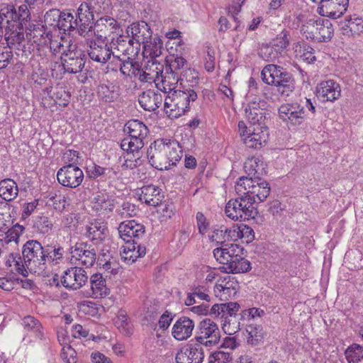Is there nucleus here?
<instances>
[{"instance_id": "f257e3e1", "label": "nucleus", "mask_w": 363, "mask_h": 363, "mask_svg": "<svg viewBox=\"0 0 363 363\" xmlns=\"http://www.w3.org/2000/svg\"><path fill=\"white\" fill-rule=\"evenodd\" d=\"M45 246L36 240H29L23 245L21 256L18 253H11L6 261V265L13 267L17 273L24 277L28 273L43 275L45 273L44 264Z\"/></svg>"}, {"instance_id": "f03ea898", "label": "nucleus", "mask_w": 363, "mask_h": 363, "mask_svg": "<svg viewBox=\"0 0 363 363\" xmlns=\"http://www.w3.org/2000/svg\"><path fill=\"white\" fill-rule=\"evenodd\" d=\"M261 77L265 84L274 86L277 91L283 96H289L295 89L293 75L281 66L266 65L262 70Z\"/></svg>"}, {"instance_id": "7ed1b4c3", "label": "nucleus", "mask_w": 363, "mask_h": 363, "mask_svg": "<svg viewBox=\"0 0 363 363\" xmlns=\"http://www.w3.org/2000/svg\"><path fill=\"white\" fill-rule=\"evenodd\" d=\"M196 99L197 94L191 89L174 90L164 100V111L169 117L179 118L189 111L190 102Z\"/></svg>"}, {"instance_id": "20e7f679", "label": "nucleus", "mask_w": 363, "mask_h": 363, "mask_svg": "<svg viewBox=\"0 0 363 363\" xmlns=\"http://www.w3.org/2000/svg\"><path fill=\"white\" fill-rule=\"evenodd\" d=\"M300 31L305 38L321 43L329 40L333 33V28L328 19L310 18L303 22Z\"/></svg>"}, {"instance_id": "39448f33", "label": "nucleus", "mask_w": 363, "mask_h": 363, "mask_svg": "<svg viewBox=\"0 0 363 363\" xmlns=\"http://www.w3.org/2000/svg\"><path fill=\"white\" fill-rule=\"evenodd\" d=\"M240 306L237 302L214 304L210 313L224 319L223 330L228 335L235 334L240 330V322L236 318Z\"/></svg>"}, {"instance_id": "423d86ee", "label": "nucleus", "mask_w": 363, "mask_h": 363, "mask_svg": "<svg viewBox=\"0 0 363 363\" xmlns=\"http://www.w3.org/2000/svg\"><path fill=\"white\" fill-rule=\"evenodd\" d=\"M220 338V333L217 324L210 318L200 321L195 336L196 342L206 347L216 345Z\"/></svg>"}, {"instance_id": "0eeeda50", "label": "nucleus", "mask_w": 363, "mask_h": 363, "mask_svg": "<svg viewBox=\"0 0 363 363\" xmlns=\"http://www.w3.org/2000/svg\"><path fill=\"white\" fill-rule=\"evenodd\" d=\"M168 152V140H155L147 150V157L150 164L158 170L169 169Z\"/></svg>"}, {"instance_id": "6e6552de", "label": "nucleus", "mask_w": 363, "mask_h": 363, "mask_svg": "<svg viewBox=\"0 0 363 363\" xmlns=\"http://www.w3.org/2000/svg\"><path fill=\"white\" fill-rule=\"evenodd\" d=\"M44 96L42 104L45 108H51L55 105L67 106L71 99V94L64 84H57L55 86L45 87L43 89Z\"/></svg>"}, {"instance_id": "1a4fd4ad", "label": "nucleus", "mask_w": 363, "mask_h": 363, "mask_svg": "<svg viewBox=\"0 0 363 363\" xmlns=\"http://www.w3.org/2000/svg\"><path fill=\"white\" fill-rule=\"evenodd\" d=\"M278 113L283 121L291 126L303 124L307 117L304 106L298 102L282 104L279 108Z\"/></svg>"}, {"instance_id": "9d476101", "label": "nucleus", "mask_w": 363, "mask_h": 363, "mask_svg": "<svg viewBox=\"0 0 363 363\" xmlns=\"http://www.w3.org/2000/svg\"><path fill=\"white\" fill-rule=\"evenodd\" d=\"M57 179L58 182L64 186L76 188L82 184L84 173L79 167L69 164L58 170Z\"/></svg>"}, {"instance_id": "9b49d317", "label": "nucleus", "mask_w": 363, "mask_h": 363, "mask_svg": "<svg viewBox=\"0 0 363 363\" xmlns=\"http://www.w3.org/2000/svg\"><path fill=\"white\" fill-rule=\"evenodd\" d=\"M247 105L245 113L249 122L252 125H261L265 120L266 102L258 96H247Z\"/></svg>"}, {"instance_id": "f8f14e48", "label": "nucleus", "mask_w": 363, "mask_h": 363, "mask_svg": "<svg viewBox=\"0 0 363 363\" xmlns=\"http://www.w3.org/2000/svg\"><path fill=\"white\" fill-rule=\"evenodd\" d=\"M110 45L111 50L116 52V55L121 54L127 56L128 60L137 55L140 51L139 44L128 34L120 35L116 39L112 38Z\"/></svg>"}, {"instance_id": "ddd939ff", "label": "nucleus", "mask_w": 363, "mask_h": 363, "mask_svg": "<svg viewBox=\"0 0 363 363\" xmlns=\"http://www.w3.org/2000/svg\"><path fill=\"white\" fill-rule=\"evenodd\" d=\"M21 325L27 334L23 337L22 342L24 345H28L34 342L32 337L37 340L45 339V333L41 323L34 316L26 315L21 321Z\"/></svg>"}, {"instance_id": "4468645a", "label": "nucleus", "mask_w": 363, "mask_h": 363, "mask_svg": "<svg viewBox=\"0 0 363 363\" xmlns=\"http://www.w3.org/2000/svg\"><path fill=\"white\" fill-rule=\"evenodd\" d=\"M203 347L198 342L189 343L176 354V363H202L204 359Z\"/></svg>"}, {"instance_id": "2eb2a0df", "label": "nucleus", "mask_w": 363, "mask_h": 363, "mask_svg": "<svg viewBox=\"0 0 363 363\" xmlns=\"http://www.w3.org/2000/svg\"><path fill=\"white\" fill-rule=\"evenodd\" d=\"M88 281L85 270L81 267H71L64 272L61 277L62 285L69 289H80Z\"/></svg>"}, {"instance_id": "dca6fc26", "label": "nucleus", "mask_w": 363, "mask_h": 363, "mask_svg": "<svg viewBox=\"0 0 363 363\" xmlns=\"http://www.w3.org/2000/svg\"><path fill=\"white\" fill-rule=\"evenodd\" d=\"M72 259L79 262V264L91 267L94 265L96 259V253L94 248L86 242L76 243L70 248Z\"/></svg>"}, {"instance_id": "f3484780", "label": "nucleus", "mask_w": 363, "mask_h": 363, "mask_svg": "<svg viewBox=\"0 0 363 363\" xmlns=\"http://www.w3.org/2000/svg\"><path fill=\"white\" fill-rule=\"evenodd\" d=\"M85 59V54L81 50H69L63 53L62 61L65 71L72 74L80 72L84 67Z\"/></svg>"}, {"instance_id": "a211bd4d", "label": "nucleus", "mask_w": 363, "mask_h": 363, "mask_svg": "<svg viewBox=\"0 0 363 363\" xmlns=\"http://www.w3.org/2000/svg\"><path fill=\"white\" fill-rule=\"evenodd\" d=\"M118 230L120 237L125 243L138 241L145 234V226L134 220L122 222Z\"/></svg>"}, {"instance_id": "6ab92c4d", "label": "nucleus", "mask_w": 363, "mask_h": 363, "mask_svg": "<svg viewBox=\"0 0 363 363\" xmlns=\"http://www.w3.org/2000/svg\"><path fill=\"white\" fill-rule=\"evenodd\" d=\"M126 34L130 35L133 40L139 44V48L142 44L145 49H147V45L152 39V30L145 21L131 24L127 28Z\"/></svg>"}, {"instance_id": "aec40b11", "label": "nucleus", "mask_w": 363, "mask_h": 363, "mask_svg": "<svg viewBox=\"0 0 363 363\" xmlns=\"http://www.w3.org/2000/svg\"><path fill=\"white\" fill-rule=\"evenodd\" d=\"M87 53L93 61L101 64H106L113 55V59L116 58V52L111 50L106 44L99 43L96 41H90Z\"/></svg>"}, {"instance_id": "412c9836", "label": "nucleus", "mask_w": 363, "mask_h": 363, "mask_svg": "<svg viewBox=\"0 0 363 363\" xmlns=\"http://www.w3.org/2000/svg\"><path fill=\"white\" fill-rule=\"evenodd\" d=\"M195 328L194 320L187 316L179 318L174 323L172 328V335L179 341L189 339Z\"/></svg>"}, {"instance_id": "4be33fe9", "label": "nucleus", "mask_w": 363, "mask_h": 363, "mask_svg": "<svg viewBox=\"0 0 363 363\" xmlns=\"http://www.w3.org/2000/svg\"><path fill=\"white\" fill-rule=\"evenodd\" d=\"M213 256L220 263H227L238 255H244V248L238 244H227L224 247H216L213 250Z\"/></svg>"}, {"instance_id": "5701e85b", "label": "nucleus", "mask_w": 363, "mask_h": 363, "mask_svg": "<svg viewBox=\"0 0 363 363\" xmlns=\"http://www.w3.org/2000/svg\"><path fill=\"white\" fill-rule=\"evenodd\" d=\"M119 27V23L116 20L106 16L96 21L94 25V33L98 38H106L109 33L116 32Z\"/></svg>"}, {"instance_id": "b1692460", "label": "nucleus", "mask_w": 363, "mask_h": 363, "mask_svg": "<svg viewBox=\"0 0 363 363\" xmlns=\"http://www.w3.org/2000/svg\"><path fill=\"white\" fill-rule=\"evenodd\" d=\"M138 102L145 111H155L162 104V96L154 90L148 89L139 95Z\"/></svg>"}, {"instance_id": "393cba45", "label": "nucleus", "mask_w": 363, "mask_h": 363, "mask_svg": "<svg viewBox=\"0 0 363 363\" xmlns=\"http://www.w3.org/2000/svg\"><path fill=\"white\" fill-rule=\"evenodd\" d=\"M317 93L323 101H334L340 97L341 89L339 84L333 80H328L319 84Z\"/></svg>"}, {"instance_id": "a878e982", "label": "nucleus", "mask_w": 363, "mask_h": 363, "mask_svg": "<svg viewBox=\"0 0 363 363\" xmlns=\"http://www.w3.org/2000/svg\"><path fill=\"white\" fill-rule=\"evenodd\" d=\"M163 198L161 189L155 185L144 186L140 189L139 199L149 206H158Z\"/></svg>"}, {"instance_id": "bb28decb", "label": "nucleus", "mask_w": 363, "mask_h": 363, "mask_svg": "<svg viewBox=\"0 0 363 363\" xmlns=\"http://www.w3.org/2000/svg\"><path fill=\"white\" fill-rule=\"evenodd\" d=\"M86 234L91 241L98 245L106 239L108 230L106 224L104 222L94 220L86 227Z\"/></svg>"}, {"instance_id": "cd10ccee", "label": "nucleus", "mask_w": 363, "mask_h": 363, "mask_svg": "<svg viewBox=\"0 0 363 363\" xmlns=\"http://www.w3.org/2000/svg\"><path fill=\"white\" fill-rule=\"evenodd\" d=\"M160 77L161 82L156 83V86L159 90L168 94L176 90L178 82L183 80L180 73L170 72L168 69H166L164 74H162Z\"/></svg>"}, {"instance_id": "c85d7f7f", "label": "nucleus", "mask_w": 363, "mask_h": 363, "mask_svg": "<svg viewBox=\"0 0 363 363\" xmlns=\"http://www.w3.org/2000/svg\"><path fill=\"white\" fill-rule=\"evenodd\" d=\"M235 230L233 226L228 228L225 225H221L216 226L213 228L212 234L209 235V239L211 242H216L221 247H224L228 242L235 241Z\"/></svg>"}, {"instance_id": "c756f323", "label": "nucleus", "mask_w": 363, "mask_h": 363, "mask_svg": "<svg viewBox=\"0 0 363 363\" xmlns=\"http://www.w3.org/2000/svg\"><path fill=\"white\" fill-rule=\"evenodd\" d=\"M25 28H27V25H21L18 22H13L10 26H7L4 33L7 44L12 45L21 44L25 39L23 32Z\"/></svg>"}, {"instance_id": "7c9ffc66", "label": "nucleus", "mask_w": 363, "mask_h": 363, "mask_svg": "<svg viewBox=\"0 0 363 363\" xmlns=\"http://www.w3.org/2000/svg\"><path fill=\"white\" fill-rule=\"evenodd\" d=\"M50 16H52L54 20L57 18V26L65 30L74 28L78 25L77 19L74 21V16L70 13L60 12L57 9H52L46 13L45 21H48V18Z\"/></svg>"}, {"instance_id": "2f4dec72", "label": "nucleus", "mask_w": 363, "mask_h": 363, "mask_svg": "<svg viewBox=\"0 0 363 363\" xmlns=\"http://www.w3.org/2000/svg\"><path fill=\"white\" fill-rule=\"evenodd\" d=\"M244 169L248 176L261 178L267 174V164L260 157H252L247 159L244 164Z\"/></svg>"}, {"instance_id": "473e14b6", "label": "nucleus", "mask_w": 363, "mask_h": 363, "mask_svg": "<svg viewBox=\"0 0 363 363\" xmlns=\"http://www.w3.org/2000/svg\"><path fill=\"white\" fill-rule=\"evenodd\" d=\"M223 264V269L227 273L239 274L246 273L251 269V264L245 257L244 255H238V257L228 260L227 263H221Z\"/></svg>"}, {"instance_id": "72a5a7b5", "label": "nucleus", "mask_w": 363, "mask_h": 363, "mask_svg": "<svg viewBox=\"0 0 363 363\" xmlns=\"http://www.w3.org/2000/svg\"><path fill=\"white\" fill-rule=\"evenodd\" d=\"M268 138L267 130H262V127L259 125L254 128L252 133H250L247 136L243 138L245 145L250 148L257 149L264 145Z\"/></svg>"}, {"instance_id": "f704fd0d", "label": "nucleus", "mask_w": 363, "mask_h": 363, "mask_svg": "<svg viewBox=\"0 0 363 363\" xmlns=\"http://www.w3.org/2000/svg\"><path fill=\"white\" fill-rule=\"evenodd\" d=\"M45 259L43 260L45 267V272L48 269V263L53 264H59L64 257L65 250L64 248L58 245H47L45 246L44 250Z\"/></svg>"}, {"instance_id": "c9c22d12", "label": "nucleus", "mask_w": 363, "mask_h": 363, "mask_svg": "<svg viewBox=\"0 0 363 363\" xmlns=\"http://www.w3.org/2000/svg\"><path fill=\"white\" fill-rule=\"evenodd\" d=\"M124 130L128 133V137L136 138L143 141L149 133L147 127L139 120L128 121L125 125Z\"/></svg>"}, {"instance_id": "e433bc0d", "label": "nucleus", "mask_w": 363, "mask_h": 363, "mask_svg": "<svg viewBox=\"0 0 363 363\" xmlns=\"http://www.w3.org/2000/svg\"><path fill=\"white\" fill-rule=\"evenodd\" d=\"M248 194L249 198H252L255 200V203L257 201H264L270 193V186L267 182L259 178V182H255Z\"/></svg>"}, {"instance_id": "4c0bfd02", "label": "nucleus", "mask_w": 363, "mask_h": 363, "mask_svg": "<svg viewBox=\"0 0 363 363\" xmlns=\"http://www.w3.org/2000/svg\"><path fill=\"white\" fill-rule=\"evenodd\" d=\"M322 8L330 10L327 13L333 18L341 16L347 10L349 0H321Z\"/></svg>"}, {"instance_id": "58836bf2", "label": "nucleus", "mask_w": 363, "mask_h": 363, "mask_svg": "<svg viewBox=\"0 0 363 363\" xmlns=\"http://www.w3.org/2000/svg\"><path fill=\"white\" fill-rule=\"evenodd\" d=\"M92 295L94 298H104L109 294L110 290L107 288L106 280L101 274H94L90 279Z\"/></svg>"}, {"instance_id": "ea45409f", "label": "nucleus", "mask_w": 363, "mask_h": 363, "mask_svg": "<svg viewBox=\"0 0 363 363\" xmlns=\"http://www.w3.org/2000/svg\"><path fill=\"white\" fill-rule=\"evenodd\" d=\"M18 195V188L11 179H4L0 182V196L6 201L14 200Z\"/></svg>"}, {"instance_id": "a19ab883", "label": "nucleus", "mask_w": 363, "mask_h": 363, "mask_svg": "<svg viewBox=\"0 0 363 363\" xmlns=\"http://www.w3.org/2000/svg\"><path fill=\"white\" fill-rule=\"evenodd\" d=\"M113 201L109 196L104 193H99L94 197L92 201V208L99 213L110 212L113 210Z\"/></svg>"}, {"instance_id": "79ce46f5", "label": "nucleus", "mask_w": 363, "mask_h": 363, "mask_svg": "<svg viewBox=\"0 0 363 363\" xmlns=\"http://www.w3.org/2000/svg\"><path fill=\"white\" fill-rule=\"evenodd\" d=\"M236 199L238 201H241L240 211H244V220L255 218L257 215V211L255 206V200L253 197L251 199L247 196H238Z\"/></svg>"}, {"instance_id": "37998d69", "label": "nucleus", "mask_w": 363, "mask_h": 363, "mask_svg": "<svg viewBox=\"0 0 363 363\" xmlns=\"http://www.w3.org/2000/svg\"><path fill=\"white\" fill-rule=\"evenodd\" d=\"M144 145V141L142 140L128 136L123 138L121 142V149L126 152V155L130 156L140 154V150L143 147Z\"/></svg>"}, {"instance_id": "c03bdc74", "label": "nucleus", "mask_w": 363, "mask_h": 363, "mask_svg": "<svg viewBox=\"0 0 363 363\" xmlns=\"http://www.w3.org/2000/svg\"><path fill=\"white\" fill-rule=\"evenodd\" d=\"M248 335L247 342L252 345H258L263 340L264 333L262 325L257 324H249L246 328Z\"/></svg>"}, {"instance_id": "a18cd8bd", "label": "nucleus", "mask_w": 363, "mask_h": 363, "mask_svg": "<svg viewBox=\"0 0 363 363\" xmlns=\"http://www.w3.org/2000/svg\"><path fill=\"white\" fill-rule=\"evenodd\" d=\"M345 355L347 363H363V346L353 343L345 350Z\"/></svg>"}, {"instance_id": "49530a36", "label": "nucleus", "mask_w": 363, "mask_h": 363, "mask_svg": "<svg viewBox=\"0 0 363 363\" xmlns=\"http://www.w3.org/2000/svg\"><path fill=\"white\" fill-rule=\"evenodd\" d=\"M259 182L258 178L241 177L236 182L235 189L238 196H248L255 182Z\"/></svg>"}, {"instance_id": "de8ad7c7", "label": "nucleus", "mask_w": 363, "mask_h": 363, "mask_svg": "<svg viewBox=\"0 0 363 363\" xmlns=\"http://www.w3.org/2000/svg\"><path fill=\"white\" fill-rule=\"evenodd\" d=\"M241 201L235 199H230L225 206V213L232 220H244L243 211H240Z\"/></svg>"}, {"instance_id": "09e8293b", "label": "nucleus", "mask_w": 363, "mask_h": 363, "mask_svg": "<svg viewBox=\"0 0 363 363\" xmlns=\"http://www.w3.org/2000/svg\"><path fill=\"white\" fill-rule=\"evenodd\" d=\"M235 230V241L238 239H242L246 243H249L254 240V231L252 228L245 224L233 225Z\"/></svg>"}, {"instance_id": "8fccbe9b", "label": "nucleus", "mask_w": 363, "mask_h": 363, "mask_svg": "<svg viewBox=\"0 0 363 363\" xmlns=\"http://www.w3.org/2000/svg\"><path fill=\"white\" fill-rule=\"evenodd\" d=\"M168 162L169 169L176 165L177 162L180 161L182 157V150L179 143L174 140H168Z\"/></svg>"}, {"instance_id": "3c124183", "label": "nucleus", "mask_w": 363, "mask_h": 363, "mask_svg": "<svg viewBox=\"0 0 363 363\" xmlns=\"http://www.w3.org/2000/svg\"><path fill=\"white\" fill-rule=\"evenodd\" d=\"M6 7L11 9V12L13 13L12 20L14 23L18 22L21 25H27L28 20L30 18V11L26 5L23 4L20 6L18 11H16L13 5H6Z\"/></svg>"}, {"instance_id": "603ef678", "label": "nucleus", "mask_w": 363, "mask_h": 363, "mask_svg": "<svg viewBox=\"0 0 363 363\" xmlns=\"http://www.w3.org/2000/svg\"><path fill=\"white\" fill-rule=\"evenodd\" d=\"M258 55L266 62H274L281 56L272 44L262 45L258 50Z\"/></svg>"}, {"instance_id": "864d4df0", "label": "nucleus", "mask_w": 363, "mask_h": 363, "mask_svg": "<svg viewBox=\"0 0 363 363\" xmlns=\"http://www.w3.org/2000/svg\"><path fill=\"white\" fill-rule=\"evenodd\" d=\"M53 224L48 216H38L33 221V228L41 234L49 233L52 229Z\"/></svg>"}, {"instance_id": "5fc2aeb1", "label": "nucleus", "mask_w": 363, "mask_h": 363, "mask_svg": "<svg viewBox=\"0 0 363 363\" xmlns=\"http://www.w3.org/2000/svg\"><path fill=\"white\" fill-rule=\"evenodd\" d=\"M115 59L118 62L120 71L124 76H130L131 74L136 75V69L139 67L138 63L133 62L128 59V60L121 59L118 55H116Z\"/></svg>"}, {"instance_id": "6e6d98bb", "label": "nucleus", "mask_w": 363, "mask_h": 363, "mask_svg": "<svg viewBox=\"0 0 363 363\" xmlns=\"http://www.w3.org/2000/svg\"><path fill=\"white\" fill-rule=\"evenodd\" d=\"M77 22L94 23V16L88 4H82L77 9Z\"/></svg>"}, {"instance_id": "4d7b16f0", "label": "nucleus", "mask_w": 363, "mask_h": 363, "mask_svg": "<svg viewBox=\"0 0 363 363\" xmlns=\"http://www.w3.org/2000/svg\"><path fill=\"white\" fill-rule=\"evenodd\" d=\"M116 324L124 335L129 337L133 334V325L126 315L120 314L118 316Z\"/></svg>"}, {"instance_id": "13d9d810", "label": "nucleus", "mask_w": 363, "mask_h": 363, "mask_svg": "<svg viewBox=\"0 0 363 363\" xmlns=\"http://www.w3.org/2000/svg\"><path fill=\"white\" fill-rule=\"evenodd\" d=\"M13 13L11 12V9L7 8L6 6L0 9V35H4L6 26L13 22Z\"/></svg>"}, {"instance_id": "bf43d9fd", "label": "nucleus", "mask_w": 363, "mask_h": 363, "mask_svg": "<svg viewBox=\"0 0 363 363\" xmlns=\"http://www.w3.org/2000/svg\"><path fill=\"white\" fill-rule=\"evenodd\" d=\"M350 35H359L363 33V19L356 15L349 17L347 26Z\"/></svg>"}, {"instance_id": "052dcab7", "label": "nucleus", "mask_w": 363, "mask_h": 363, "mask_svg": "<svg viewBox=\"0 0 363 363\" xmlns=\"http://www.w3.org/2000/svg\"><path fill=\"white\" fill-rule=\"evenodd\" d=\"M166 62L168 65L166 67V69H168L169 71L174 72L180 73V70L184 67L186 64V60L181 57V56H171L166 60Z\"/></svg>"}, {"instance_id": "680f3d73", "label": "nucleus", "mask_w": 363, "mask_h": 363, "mask_svg": "<svg viewBox=\"0 0 363 363\" xmlns=\"http://www.w3.org/2000/svg\"><path fill=\"white\" fill-rule=\"evenodd\" d=\"M162 41L159 38H155L149 41L147 49L145 50L150 53L152 59H155L162 55Z\"/></svg>"}, {"instance_id": "e2e57ef3", "label": "nucleus", "mask_w": 363, "mask_h": 363, "mask_svg": "<svg viewBox=\"0 0 363 363\" xmlns=\"http://www.w3.org/2000/svg\"><path fill=\"white\" fill-rule=\"evenodd\" d=\"M208 363H232V357L229 352L217 350L211 353Z\"/></svg>"}, {"instance_id": "0e129e2a", "label": "nucleus", "mask_w": 363, "mask_h": 363, "mask_svg": "<svg viewBox=\"0 0 363 363\" xmlns=\"http://www.w3.org/2000/svg\"><path fill=\"white\" fill-rule=\"evenodd\" d=\"M116 212L122 218H128L135 216L138 210L134 204L130 202H123L116 210Z\"/></svg>"}, {"instance_id": "69168bd1", "label": "nucleus", "mask_w": 363, "mask_h": 363, "mask_svg": "<svg viewBox=\"0 0 363 363\" xmlns=\"http://www.w3.org/2000/svg\"><path fill=\"white\" fill-rule=\"evenodd\" d=\"M145 68L149 72L154 74L156 80H157L163 74L164 66L156 59H152L151 60H149Z\"/></svg>"}, {"instance_id": "338daca9", "label": "nucleus", "mask_w": 363, "mask_h": 363, "mask_svg": "<svg viewBox=\"0 0 363 363\" xmlns=\"http://www.w3.org/2000/svg\"><path fill=\"white\" fill-rule=\"evenodd\" d=\"M237 293V289H227L221 286H214V294L221 301H225L232 296H234Z\"/></svg>"}, {"instance_id": "774afa93", "label": "nucleus", "mask_w": 363, "mask_h": 363, "mask_svg": "<svg viewBox=\"0 0 363 363\" xmlns=\"http://www.w3.org/2000/svg\"><path fill=\"white\" fill-rule=\"evenodd\" d=\"M196 219L199 233L203 236L208 230L210 223L201 212L196 213Z\"/></svg>"}]
</instances>
